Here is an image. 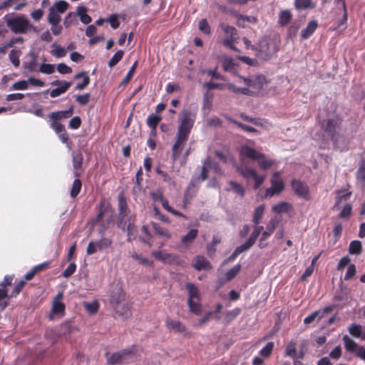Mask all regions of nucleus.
<instances>
[{
  "instance_id": "nucleus-15",
  "label": "nucleus",
  "mask_w": 365,
  "mask_h": 365,
  "mask_svg": "<svg viewBox=\"0 0 365 365\" xmlns=\"http://www.w3.org/2000/svg\"><path fill=\"white\" fill-rule=\"evenodd\" d=\"M52 86H58V87L50 91L51 98H56L61 94L66 93L71 86V83L66 81L56 80L51 83Z\"/></svg>"
},
{
  "instance_id": "nucleus-22",
  "label": "nucleus",
  "mask_w": 365,
  "mask_h": 365,
  "mask_svg": "<svg viewBox=\"0 0 365 365\" xmlns=\"http://www.w3.org/2000/svg\"><path fill=\"white\" fill-rule=\"evenodd\" d=\"M356 180L357 184L364 189L365 187V160L360 163L359 167L356 172Z\"/></svg>"
},
{
  "instance_id": "nucleus-35",
  "label": "nucleus",
  "mask_w": 365,
  "mask_h": 365,
  "mask_svg": "<svg viewBox=\"0 0 365 365\" xmlns=\"http://www.w3.org/2000/svg\"><path fill=\"white\" fill-rule=\"evenodd\" d=\"M292 15L289 10H283L279 16V24L282 26H287L291 21Z\"/></svg>"
},
{
  "instance_id": "nucleus-43",
  "label": "nucleus",
  "mask_w": 365,
  "mask_h": 365,
  "mask_svg": "<svg viewBox=\"0 0 365 365\" xmlns=\"http://www.w3.org/2000/svg\"><path fill=\"white\" fill-rule=\"evenodd\" d=\"M236 64L230 57H226L222 61V67L225 71L232 72L235 70Z\"/></svg>"
},
{
  "instance_id": "nucleus-62",
  "label": "nucleus",
  "mask_w": 365,
  "mask_h": 365,
  "mask_svg": "<svg viewBox=\"0 0 365 365\" xmlns=\"http://www.w3.org/2000/svg\"><path fill=\"white\" fill-rule=\"evenodd\" d=\"M54 65L49 63H43L39 68V71L45 74H51L54 72Z\"/></svg>"
},
{
  "instance_id": "nucleus-63",
  "label": "nucleus",
  "mask_w": 365,
  "mask_h": 365,
  "mask_svg": "<svg viewBox=\"0 0 365 365\" xmlns=\"http://www.w3.org/2000/svg\"><path fill=\"white\" fill-rule=\"evenodd\" d=\"M91 95L90 93H85L83 95H78L76 96V101L81 106H86L88 103L90 101Z\"/></svg>"
},
{
  "instance_id": "nucleus-3",
  "label": "nucleus",
  "mask_w": 365,
  "mask_h": 365,
  "mask_svg": "<svg viewBox=\"0 0 365 365\" xmlns=\"http://www.w3.org/2000/svg\"><path fill=\"white\" fill-rule=\"evenodd\" d=\"M137 352V347L133 345L113 354L107 352L106 357L108 364L122 365L133 362L138 356Z\"/></svg>"
},
{
  "instance_id": "nucleus-19",
  "label": "nucleus",
  "mask_w": 365,
  "mask_h": 365,
  "mask_svg": "<svg viewBox=\"0 0 365 365\" xmlns=\"http://www.w3.org/2000/svg\"><path fill=\"white\" fill-rule=\"evenodd\" d=\"M135 217L133 215H130L128 218V226L125 228V231H127V240L128 242L133 241L135 238L137 230L135 225Z\"/></svg>"
},
{
  "instance_id": "nucleus-16",
  "label": "nucleus",
  "mask_w": 365,
  "mask_h": 365,
  "mask_svg": "<svg viewBox=\"0 0 365 365\" xmlns=\"http://www.w3.org/2000/svg\"><path fill=\"white\" fill-rule=\"evenodd\" d=\"M165 327L170 331H175L177 333L184 335L188 334L186 327L179 320H175L168 317L165 319Z\"/></svg>"
},
{
  "instance_id": "nucleus-23",
  "label": "nucleus",
  "mask_w": 365,
  "mask_h": 365,
  "mask_svg": "<svg viewBox=\"0 0 365 365\" xmlns=\"http://www.w3.org/2000/svg\"><path fill=\"white\" fill-rule=\"evenodd\" d=\"M151 226L154 230L155 234L158 237L167 240L171 238L172 234L168 229L162 227L159 224L154 222H151Z\"/></svg>"
},
{
  "instance_id": "nucleus-40",
  "label": "nucleus",
  "mask_w": 365,
  "mask_h": 365,
  "mask_svg": "<svg viewBox=\"0 0 365 365\" xmlns=\"http://www.w3.org/2000/svg\"><path fill=\"white\" fill-rule=\"evenodd\" d=\"M21 51L19 50L13 49L10 51L9 58L12 64L18 68L20 65L19 56Z\"/></svg>"
},
{
  "instance_id": "nucleus-24",
  "label": "nucleus",
  "mask_w": 365,
  "mask_h": 365,
  "mask_svg": "<svg viewBox=\"0 0 365 365\" xmlns=\"http://www.w3.org/2000/svg\"><path fill=\"white\" fill-rule=\"evenodd\" d=\"M186 289L188 292V300L196 299L200 300V295L198 288L192 282H187L185 284Z\"/></svg>"
},
{
  "instance_id": "nucleus-57",
  "label": "nucleus",
  "mask_w": 365,
  "mask_h": 365,
  "mask_svg": "<svg viewBox=\"0 0 365 365\" xmlns=\"http://www.w3.org/2000/svg\"><path fill=\"white\" fill-rule=\"evenodd\" d=\"M226 84L220 83H215L213 81H209L205 82L204 83V87L206 88L208 90H213V89H219L222 90L225 88H227Z\"/></svg>"
},
{
  "instance_id": "nucleus-4",
  "label": "nucleus",
  "mask_w": 365,
  "mask_h": 365,
  "mask_svg": "<svg viewBox=\"0 0 365 365\" xmlns=\"http://www.w3.org/2000/svg\"><path fill=\"white\" fill-rule=\"evenodd\" d=\"M252 50L256 51L259 58L267 61L279 51V46L274 39L262 38L257 46H252Z\"/></svg>"
},
{
  "instance_id": "nucleus-30",
  "label": "nucleus",
  "mask_w": 365,
  "mask_h": 365,
  "mask_svg": "<svg viewBox=\"0 0 365 365\" xmlns=\"http://www.w3.org/2000/svg\"><path fill=\"white\" fill-rule=\"evenodd\" d=\"M295 8L298 10L313 9L316 4L312 0H294Z\"/></svg>"
},
{
  "instance_id": "nucleus-9",
  "label": "nucleus",
  "mask_w": 365,
  "mask_h": 365,
  "mask_svg": "<svg viewBox=\"0 0 365 365\" xmlns=\"http://www.w3.org/2000/svg\"><path fill=\"white\" fill-rule=\"evenodd\" d=\"M270 182L271 187L265 190V197H272L274 195H279L284 189V182L280 177L279 172H275L273 173Z\"/></svg>"
},
{
  "instance_id": "nucleus-28",
  "label": "nucleus",
  "mask_w": 365,
  "mask_h": 365,
  "mask_svg": "<svg viewBox=\"0 0 365 365\" xmlns=\"http://www.w3.org/2000/svg\"><path fill=\"white\" fill-rule=\"evenodd\" d=\"M343 341L344 344V347L348 352L351 353H356L358 348L359 347L358 344L351 339L348 335H345L343 336Z\"/></svg>"
},
{
  "instance_id": "nucleus-32",
  "label": "nucleus",
  "mask_w": 365,
  "mask_h": 365,
  "mask_svg": "<svg viewBox=\"0 0 365 365\" xmlns=\"http://www.w3.org/2000/svg\"><path fill=\"white\" fill-rule=\"evenodd\" d=\"M87 8L83 6H80L77 8V15L80 17L82 23L88 24L91 22L92 19L87 14Z\"/></svg>"
},
{
  "instance_id": "nucleus-52",
  "label": "nucleus",
  "mask_w": 365,
  "mask_h": 365,
  "mask_svg": "<svg viewBox=\"0 0 365 365\" xmlns=\"http://www.w3.org/2000/svg\"><path fill=\"white\" fill-rule=\"evenodd\" d=\"M9 298L6 289H0V310H4L7 306L8 302L5 300Z\"/></svg>"
},
{
  "instance_id": "nucleus-27",
  "label": "nucleus",
  "mask_w": 365,
  "mask_h": 365,
  "mask_svg": "<svg viewBox=\"0 0 365 365\" xmlns=\"http://www.w3.org/2000/svg\"><path fill=\"white\" fill-rule=\"evenodd\" d=\"M74 78H75V79H79L81 78H83V81L81 83H77V85L76 86V90H79V91L83 90L90 83V78L86 74V73L84 71L80 72V73L76 74Z\"/></svg>"
},
{
  "instance_id": "nucleus-38",
  "label": "nucleus",
  "mask_w": 365,
  "mask_h": 365,
  "mask_svg": "<svg viewBox=\"0 0 365 365\" xmlns=\"http://www.w3.org/2000/svg\"><path fill=\"white\" fill-rule=\"evenodd\" d=\"M143 181V170L140 168L135 175V184L133 188V192H138L142 190L141 182Z\"/></svg>"
},
{
  "instance_id": "nucleus-10",
  "label": "nucleus",
  "mask_w": 365,
  "mask_h": 365,
  "mask_svg": "<svg viewBox=\"0 0 365 365\" xmlns=\"http://www.w3.org/2000/svg\"><path fill=\"white\" fill-rule=\"evenodd\" d=\"M237 170L247 180L252 178L255 180V190H257L265 180V175H259L256 170L252 168L241 165L237 168Z\"/></svg>"
},
{
  "instance_id": "nucleus-55",
  "label": "nucleus",
  "mask_w": 365,
  "mask_h": 365,
  "mask_svg": "<svg viewBox=\"0 0 365 365\" xmlns=\"http://www.w3.org/2000/svg\"><path fill=\"white\" fill-rule=\"evenodd\" d=\"M229 184L232 186L233 191L241 197H244L245 194V190L238 182L234 181H230Z\"/></svg>"
},
{
  "instance_id": "nucleus-5",
  "label": "nucleus",
  "mask_w": 365,
  "mask_h": 365,
  "mask_svg": "<svg viewBox=\"0 0 365 365\" xmlns=\"http://www.w3.org/2000/svg\"><path fill=\"white\" fill-rule=\"evenodd\" d=\"M240 153L242 155L257 161L259 167L262 170H267L274 165V161L272 159H267L263 153H259L255 148L249 146L242 148Z\"/></svg>"
},
{
  "instance_id": "nucleus-1",
  "label": "nucleus",
  "mask_w": 365,
  "mask_h": 365,
  "mask_svg": "<svg viewBox=\"0 0 365 365\" xmlns=\"http://www.w3.org/2000/svg\"><path fill=\"white\" fill-rule=\"evenodd\" d=\"M242 82L244 86H237L232 83H227V88L236 94L254 96L258 95L267 83L266 78L263 75L252 76L248 78L240 77L238 83Z\"/></svg>"
},
{
  "instance_id": "nucleus-61",
  "label": "nucleus",
  "mask_w": 365,
  "mask_h": 365,
  "mask_svg": "<svg viewBox=\"0 0 365 365\" xmlns=\"http://www.w3.org/2000/svg\"><path fill=\"white\" fill-rule=\"evenodd\" d=\"M274 348L273 342H268L265 346H264L259 351L262 356L268 357L271 354Z\"/></svg>"
},
{
  "instance_id": "nucleus-8",
  "label": "nucleus",
  "mask_w": 365,
  "mask_h": 365,
  "mask_svg": "<svg viewBox=\"0 0 365 365\" xmlns=\"http://www.w3.org/2000/svg\"><path fill=\"white\" fill-rule=\"evenodd\" d=\"M73 113V107H70L68 110L51 112L48 115L50 127L56 133L63 130L64 126L59 122L61 120L70 118Z\"/></svg>"
},
{
  "instance_id": "nucleus-29",
  "label": "nucleus",
  "mask_w": 365,
  "mask_h": 365,
  "mask_svg": "<svg viewBox=\"0 0 365 365\" xmlns=\"http://www.w3.org/2000/svg\"><path fill=\"white\" fill-rule=\"evenodd\" d=\"M292 209V206L291 204L287 202H280L276 205H274L272 210L273 212L276 214H281L283 212H289Z\"/></svg>"
},
{
  "instance_id": "nucleus-26",
  "label": "nucleus",
  "mask_w": 365,
  "mask_h": 365,
  "mask_svg": "<svg viewBox=\"0 0 365 365\" xmlns=\"http://www.w3.org/2000/svg\"><path fill=\"white\" fill-rule=\"evenodd\" d=\"M118 208L119 215H128V206L126 199L123 193L118 195Z\"/></svg>"
},
{
  "instance_id": "nucleus-54",
  "label": "nucleus",
  "mask_w": 365,
  "mask_h": 365,
  "mask_svg": "<svg viewBox=\"0 0 365 365\" xmlns=\"http://www.w3.org/2000/svg\"><path fill=\"white\" fill-rule=\"evenodd\" d=\"M128 218L129 216L128 215H119L116 222L117 227L123 231H125L128 223Z\"/></svg>"
},
{
  "instance_id": "nucleus-39",
  "label": "nucleus",
  "mask_w": 365,
  "mask_h": 365,
  "mask_svg": "<svg viewBox=\"0 0 365 365\" xmlns=\"http://www.w3.org/2000/svg\"><path fill=\"white\" fill-rule=\"evenodd\" d=\"M241 312V309L240 308H235L231 311H228L225 314L224 321L226 324L230 323L233 321Z\"/></svg>"
},
{
  "instance_id": "nucleus-37",
  "label": "nucleus",
  "mask_w": 365,
  "mask_h": 365,
  "mask_svg": "<svg viewBox=\"0 0 365 365\" xmlns=\"http://www.w3.org/2000/svg\"><path fill=\"white\" fill-rule=\"evenodd\" d=\"M61 16L58 12H56L54 9H49L48 16V21L51 26H55V24H59L61 21Z\"/></svg>"
},
{
  "instance_id": "nucleus-47",
  "label": "nucleus",
  "mask_w": 365,
  "mask_h": 365,
  "mask_svg": "<svg viewBox=\"0 0 365 365\" xmlns=\"http://www.w3.org/2000/svg\"><path fill=\"white\" fill-rule=\"evenodd\" d=\"M221 27L224 32L230 36V38H237L238 33L237 30L232 26L222 24Z\"/></svg>"
},
{
  "instance_id": "nucleus-49",
  "label": "nucleus",
  "mask_w": 365,
  "mask_h": 365,
  "mask_svg": "<svg viewBox=\"0 0 365 365\" xmlns=\"http://www.w3.org/2000/svg\"><path fill=\"white\" fill-rule=\"evenodd\" d=\"M285 354L287 356H291L293 359L296 358L297 349L296 343L294 341H291L288 343L285 349Z\"/></svg>"
},
{
  "instance_id": "nucleus-33",
  "label": "nucleus",
  "mask_w": 365,
  "mask_h": 365,
  "mask_svg": "<svg viewBox=\"0 0 365 365\" xmlns=\"http://www.w3.org/2000/svg\"><path fill=\"white\" fill-rule=\"evenodd\" d=\"M198 230L197 229H192L185 236L182 237L181 242L185 245L191 244L197 237Z\"/></svg>"
},
{
  "instance_id": "nucleus-17",
  "label": "nucleus",
  "mask_w": 365,
  "mask_h": 365,
  "mask_svg": "<svg viewBox=\"0 0 365 365\" xmlns=\"http://www.w3.org/2000/svg\"><path fill=\"white\" fill-rule=\"evenodd\" d=\"M63 293L59 292L53 299L52 309H51L52 314L64 315L66 306H65L64 303H63L61 302V300L63 299Z\"/></svg>"
},
{
  "instance_id": "nucleus-13",
  "label": "nucleus",
  "mask_w": 365,
  "mask_h": 365,
  "mask_svg": "<svg viewBox=\"0 0 365 365\" xmlns=\"http://www.w3.org/2000/svg\"><path fill=\"white\" fill-rule=\"evenodd\" d=\"M187 139V137L177 133L175 143L172 148V158L173 160H176L179 158Z\"/></svg>"
},
{
  "instance_id": "nucleus-41",
  "label": "nucleus",
  "mask_w": 365,
  "mask_h": 365,
  "mask_svg": "<svg viewBox=\"0 0 365 365\" xmlns=\"http://www.w3.org/2000/svg\"><path fill=\"white\" fill-rule=\"evenodd\" d=\"M187 304L190 309V311L195 314H200L201 312V304L200 301L196 299L187 300Z\"/></svg>"
},
{
  "instance_id": "nucleus-50",
  "label": "nucleus",
  "mask_w": 365,
  "mask_h": 365,
  "mask_svg": "<svg viewBox=\"0 0 365 365\" xmlns=\"http://www.w3.org/2000/svg\"><path fill=\"white\" fill-rule=\"evenodd\" d=\"M37 66V56L35 53H31V60L29 62H24V68L30 71L36 70Z\"/></svg>"
},
{
  "instance_id": "nucleus-56",
  "label": "nucleus",
  "mask_w": 365,
  "mask_h": 365,
  "mask_svg": "<svg viewBox=\"0 0 365 365\" xmlns=\"http://www.w3.org/2000/svg\"><path fill=\"white\" fill-rule=\"evenodd\" d=\"M205 165H207L210 168L213 169L215 170V172L217 173H219V174L222 173V171L221 170V168H220L219 163L212 161L210 158H207L205 160Z\"/></svg>"
},
{
  "instance_id": "nucleus-64",
  "label": "nucleus",
  "mask_w": 365,
  "mask_h": 365,
  "mask_svg": "<svg viewBox=\"0 0 365 365\" xmlns=\"http://www.w3.org/2000/svg\"><path fill=\"white\" fill-rule=\"evenodd\" d=\"M199 29L205 34H210V26L206 19H202L200 21Z\"/></svg>"
},
{
  "instance_id": "nucleus-2",
  "label": "nucleus",
  "mask_w": 365,
  "mask_h": 365,
  "mask_svg": "<svg viewBox=\"0 0 365 365\" xmlns=\"http://www.w3.org/2000/svg\"><path fill=\"white\" fill-rule=\"evenodd\" d=\"M110 303L117 314L128 317L130 315V305L125 302V292L121 287L116 286L110 294Z\"/></svg>"
},
{
  "instance_id": "nucleus-7",
  "label": "nucleus",
  "mask_w": 365,
  "mask_h": 365,
  "mask_svg": "<svg viewBox=\"0 0 365 365\" xmlns=\"http://www.w3.org/2000/svg\"><path fill=\"white\" fill-rule=\"evenodd\" d=\"M6 22L7 26L14 34H24L28 30L36 31V28L30 24L29 21L24 16H18L9 19Z\"/></svg>"
},
{
  "instance_id": "nucleus-6",
  "label": "nucleus",
  "mask_w": 365,
  "mask_h": 365,
  "mask_svg": "<svg viewBox=\"0 0 365 365\" xmlns=\"http://www.w3.org/2000/svg\"><path fill=\"white\" fill-rule=\"evenodd\" d=\"M196 114L188 110H182L179 116V126L177 133L189 137L193 127Z\"/></svg>"
},
{
  "instance_id": "nucleus-60",
  "label": "nucleus",
  "mask_w": 365,
  "mask_h": 365,
  "mask_svg": "<svg viewBox=\"0 0 365 365\" xmlns=\"http://www.w3.org/2000/svg\"><path fill=\"white\" fill-rule=\"evenodd\" d=\"M76 270V264L74 262H71L63 272L62 276L65 278L70 277Z\"/></svg>"
},
{
  "instance_id": "nucleus-25",
  "label": "nucleus",
  "mask_w": 365,
  "mask_h": 365,
  "mask_svg": "<svg viewBox=\"0 0 365 365\" xmlns=\"http://www.w3.org/2000/svg\"><path fill=\"white\" fill-rule=\"evenodd\" d=\"M318 27L317 21H311L305 29L301 32V36L303 39L309 38L316 31Z\"/></svg>"
},
{
  "instance_id": "nucleus-48",
  "label": "nucleus",
  "mask_w": 365,
  "mask_h": 365,
  "mask_svg": "<svg viewBox=\"0 0 365 365\" xmlns=\"http://www.w3.org/2000/svg\"><path fill=\"white\" fill-rule=\"evenodd\" d=\"M123 55H124V51L122 50H119L117 52H115V54L113 56V57L109 61L108 66L110 68L115 66L116 64H118L121 61Z\"/></svg>"
},
{
  "instance_id": "nucleus-36",
  "label": "nucleus",
  "mask_w": 365,
  "mask_h": 365,
  "mask_svg": "<svg viewBox=\"0 0 365 365\" xmlns=\"http://www.w3.org/2000/svg\"><path fill=\"white\" fill-rule=\"evenodd\" d=\"M349 252L351 255H360L362 252V245L359 240H353L350 242Z\"/></svg>"
},
{
  "instance_id": "nucleus-42",
  "label": "nucleus",
  "mask_w": 365,
  "mask_h": 365,
  "mask_svg": "<svg viewBox=\"0 0 365 365\" xmlns=\"http://www.w3.org/2000/svg\"><path fill=\"white\" fill-rule=\"evenodd\" d=\"M69 4L63 0H60L56 1L51 9H54V10L58 14H63L68 8Z\"/></svg>"
},
{
  "instance_id": "nucleus-58",
  "label": "nucleus",
  "mask_w": 365,
  "mask_h": 365,
  "mask_svg": "<svg viewBox=\"0 0 365 365\" xmlns=\"http://www.w3.org/2000/svg\"><path fill=\"white\" fill-rule=\"evenodd\" d=\"M356 273V268L355 264H349L346 272L344 275V279L345 281H348V280L351 279V278H353L355 276Z\"/></svg>"
},
{
  "instance_id": "nucleus-31",
  "label": "nucleus",
  "mask_w": 365,
  "mask_h": 365,
  "mask_svg": "<svg viewBox=\"0 0 365 365\" xmlns=\"http://www.w3.org/2000/svg\"><path fill=\"white\" fill-rule=\"evenodd\" d=\"M161 117L155 114L149 115L147 118V125L151 128L152 133H155L156 128L161 120Z\"/></svg>"
},
{
  "instance_id": "nucleus-44",
  "label": "nucleus",
  "mask_w": 365,
  "mask_h": 365,
  "mask_svg": "<svg viewBox=\"0 0 365 365\" xmlns=\"http://www.w3.org/2000/svg\"><path fill=\"white\" fill-rule=\"evenodd\" d=\"M52 47L53 48V49L51 50V53L53 56L56 58H62L66 55V50L61 46L56 43H53L52 45Z\"/></svg>"
},
{
  "instance_id": "nucleus-14",
  "label": "nucleus",
  "mask_w": 365,
  "mask_h": 365,
  "mask_svg": "<svg viewBox=\"0 0 365 365\" xmlns=\"http://www.w3.org/2000/svg\"><path fill=\"white\" fill-rule=\"evenodd\" d=\"M152 255L158 260L169 264H178L179 257L174 254L163 253L160 251H153Z\"/></svg>"
},
{
  "instance_id": "nucleus-11",
  "label": "nucleus",
  "mask_w": 365,
  "mask_h": 365,
  "mask_svg": "<svg viewBox=\"0 0 365 365\" xmlns=\"http://www.w3.org/2000/svg\"><path fill=\"white\" fill-rule=\"evenodd\" d=\"M291 187L294 194L299 197L305 200L311 199L310 189L306 182L294 179L291 182Z\"/></svg>"
},
{
  "instance_id": "nucleus-20",
  "label": "nucleus",
  "mask_w": 365,
  "mask_h": 365,
  "mask_svg": "<svg viewBox=\"0 0 365 365\" xmlns=\"http://www.w3.org/2000/svg\"><path fill=\"white\" fill-rule=\"evenodd\" d=\"M83 161V157L81 153H78V154L73 155L72 162L73 167L74 169L73 174L76 178H80L81 175V172L79 170H81Z\"/></svg>"
},
{
  "instance_id": "nucleus-46",
  "label": "nucleus",
  "mask_w": 365,
  "mask_h": 365,
  "mask_svg": "<svg viewBox=\"0 0 365 365\" xmlns=\"http://www.w3.org/2000/svg\"><path fill=\"white\" fill-rule=\"evenodd\" d=\"M264 205H262L258 206L255 212H254V216H253V222L255 225H259L260 222V220L264 215Z\"/></svg>"
},
{
  "instance_id": "nucleus-21",
  "label": "nucleus",
  "mask_w": 365,
  "mask_h": 365,
  "mask_svg": "<svg viewBox=\"0 0 365 365\" xmlns=\"http://www.w3.org/2000/svg\"><path fill=\"white\" fill-rule=\"evenodd\" d=\"M109 207L110 205L108 203L106 202V200H102L100 202L98 206V214L96 215V217L93 220V225L97 224L101 221L103 217L108 212Z\"/></svg>"
},
{
  "instance_id": "nucleus-53",
  "label": "nucleus",
  "mask_w": 365,
  "mask_h": 365,
  "mask_svg": "<svg viewBox=\"0 0 365 365\" xmlns=\"http://www.w3.org/2000/svg\"><path fill=\"white\" fill-rule=\"evenodd\" d=\"M137 65H138V61H135L132 65V66L130 68L128 72L127 73L126 76L123 79L121 84L125 85L131 80V78H133L134 73L135 71Z\"/></svg>"
},
{
  "instance_id": "nucleus-12",
  "label": "nucleus",
  "mask_w": 365,
  "mask_h": 365,
  "mask_svg": "<svg viewBox=\"0 0 365 365\" xmlns=\"http://www.w3.org/2000/svg\"><path fill=\"white\" fill-rule=\"evenodd\" d=\"M340 123L341 122L338 118H329L321 122V128L331 139H334L336 134V129L340 125Z\"/></svg>"
},
{
  "instance_id": "nucleus-18",
  "label": "nucleus",
  "mask_w": 365,
  "mask_h": 365,
  "mask_svg": "<svg viewBox=\"0 0 365 365\" xmlns=\"http://www.w3.org/2000/svg\"><path fill=\"white\" fill-rule=\"evenodd\" d=\"M192 267L197 271L212 269L210 262L202 255H197L194 258Z\"/></svg>"
},
{
  "instance_id": "nucleus-51",
  "label": "nucleus",
  "mask_w": 365,
  "mask_h": 365,
  "mask_svg": "<svg viewBox=\"0 0 365 365\" xmlns=\"http://www.w3.org/2000/svg\"><path fill=\"white\" fill-rule=\"evenodd\" d=\"M241 269V265L240 264H236L234 266L232 269L228 270L227 273L225 274V277L227 281H230L235 276L240 272Z\"/></svg>"
},
{
  "instance_id": "nucleus-59",
  "label": "nucleus",
  "mask_w": 365,
  "mask_h": 365,
  "mask_svg": "<svg viewBox=\"0 0 365 365\" xmlns=\"http://www.w3.org/2000/svg\"><path fill=\"white\" fill-rule=\"evenodd\" d=\"M262 229H263L262 226H260L259 225H255V226L254 227V230L252 231V232L250 235L248 240H251V242L255 244L257 237H259V234L261 233Z\"/></svg>"
},
{
  "instance_id": "nucleus-45",
  "label": "nucleus",
  "mask_w": 365,
  "mask_h": 365,
  "mask_svg": "<svg viewBox=\"0 0 365 365\" xmlns=\"http://www.w3.org/2000/svg\"><path fill=\"white\" fill-rule=\"evenodd\" d=\"M349 332L351 335L356 338H361L362 334V327L359 324H352L349 327Z\"/></svg>"
},
{
  "instance_id": "nucleus-34",
  "label": "nucleus",
  "mask_w": 365,
  "mask_h": 365,
  "mask_svg": "<svg viewBox=\"0 0 365 365\" xmlns=\"http://www.w3.org/2000/svg\"><path fill=\"white\" fill-rule=\"evenodd\" d=\"M82 187V182L79 178H76L73 184L71 189L70 190V195L72 198H76L77 195L80 193Z\"/></svg>"
}]
</instances>
